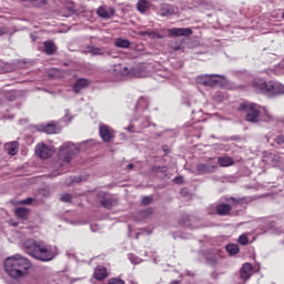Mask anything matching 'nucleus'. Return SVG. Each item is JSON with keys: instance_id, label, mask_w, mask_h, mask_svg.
I'll return each mask as SVG.
<instances>
[{"instance_id": "nucleus-33", "label": "nucleus", "mask_w": 284, "mask_h": 284, "mask_svg": "<svg viewBox=\"0 0 284 284\" xmlns=\"http://www.w3.org/2000/svg\"><path fill=\"white\" fill-rule=\"evenodd\" d=\"M275 143L277 145H281V148H284V134H280L274 139Z\"/></svg>"}, {"instance_id": "nucleus-55", "label": "nucleus", "mask_w": 284, "mask_h": 284, "mask_svg": "<svg viewBox=\"0 0 284 284\" xmlns=\"http://www.w3.org/2000/svg\"><path fill=\"white\" fill-rule=\"evenodd\" d=\"M51 176H57V174H54V175H51Z\"/></svg>"}, {"instance_id": "nucleus-16", "label": "nucleus", "mask_w": 284, "mask_h": 284, "mask_svg": "<svg viewBox=\"0 0 284 284\" xmlns=\"http://www.w3.org/2000/svg\"><path fill=\"white\" fill-rule=\"evenodd\" d=\"M171 37H190L192 29L190 28H173L170 30Z\"/></svg>"}, {"instance_id": "nucleus-49", "label": "nucleus", "mask_w": 284, "mask_h": 284, "mask_svg": "<svg viewBox=\"0 0 284 284\" xmlns=\"http://www.w3.org/2000/svg\"><path fill=\"white\" fill-rule=\"evenodd\" d=\"M31 3H37L39 0H29Z\"/></svg>"}, {"instance_id": "nucleus-43", "label": "nucleus", "mask_w": 284, "mask_h": 284, "mask_svg": "<svg viewBox=\"0 0 284 284\" xmlns=\"http://www.w3.org/2000/svg\"><path fill=\"white\" fill-rule=\"evenodd\" d=\"M163 169H164V166L155 165V166H152L151 170H152V172L159 173V172H161Z\"/></svg>"}, {"instance_id": "nucleus-40", "label": "nucleus", "mask_w": 284, "mask_h": 284, "mask_svg": "<svg viewBox=\"0 0 284 284\" xmlns=\"http://www.w3.org/2000/svg\"><path fill=\"white\" fill-rule=\"evenodd\" d=\"M139 12H145V2H138Z\"/></svg>"}, {"instance_id": "nucleus-22", "label": "nucleus", "mask_w": 284, "mask_h": 284, "mask_svg": "<svg viewBox=\"0 0 284 284\" xmlns=\"http://www.w3.org/2000/svg\"><path fill=\"white\" fill-rule=\"evenodd\" d=\"M217 163L221 168H230V165H234V159L231 156H220Z\"/></svg>"}, {"instance_id": "nucleus-52", "label": "nucleus", "mask_w": 284, "mask_h": 284, "mask_svg": "<svg viewBox=\"0 0 284 284\" xmlns=\"http://www.w3.org/2000/svg\"><path fill=\"white\" fill-rule=\"evenodd\" d=\"M128 130H129V132H132V126H130Z\"/></svg>"}, {"instance_id": "nucleus-19", "label": "nucleus", "mask_w": 284, "mask_h": 284, "mask_svg": "<svg viewBox=\"0 0 284 284\" xmlns=\"http://www.w3.org/2000/svg\"><path fill=\"white\" fill-rule=\"evenodd\" d=\"M14 214L20 221H28V216H30V210L27 207H17L14 210Z\"/></svg>"}, {"instance_id": "nucleus-18", "label": "nucleus", "mask_w": 284, "mask_h": 284, "mask_svg": "<svg viewBox=\"0 0 284 284\" xmlns=\"http://www.w3.org/2000/svg\"><path fill=\"white\" fill-rule=\"evenodd\" d=\"M58 47L53 41H44L43 42V52L45 54H49V57H52L54 52H57Z\"/></svg>"}, {"instance_id": "nucleus-12", "label": "nucleus", "mask_w": 284, "mask_h": 284, "mask_svg": "<svg viewBox=\"0 0 284 284\" xmlns=\"http://www.w3.org/2000/svg\"><path fill=\"white\" fill-rule=\"evenodd\" d=\"M264 197H265V195L244 196V197H240L237 200L235 197H229V199H226V201H232L236 205H243V203H252L253 201H256V199H264Z\"/></svg>"}, {"instance_id": "nucleus-44", "label": "nucleus", "mask_w": 284, "mask_h": 284, "mask_svg": "<svg viewBox=\"0 0 284 284\" xmlns=\"http://www.w3.org/2000/svg\"><path fill=\"white\" fill-rule=\"evenodd\" d=\"M3 34H8V29L0 28V37H3Z\"/></svg>"}, {"instance_id": "nucleus-54", "label": "nucleus", "mask_w": 284, "mask_h": 284, "mask_svg": "<svg viewBox=\"0 0 284 284\" xmlns=\"http://www.w3.org/2000/svg\"><path fill=\"white\" fill-rule=\"evenodd\" d=\"M135 121H139V118H135Z\"/></svg>"}, {"instance_id": "nucleus-24", "label": "nucleus", "mask_w": 284, "mask_h": 284, "mask_svg": "<svg viewBox=\"0 0 284 284\" xmlns=\"http://www.w3.org/2000/svg\"><path fill=\"white\" fill-rule=\"evenodd\" d=\"M181 227H192V216L183 214L179 221Z\"/></svg>"}, {"instance_id": "nucleus-8", "label": "nucleus", "mask_w": 284, "mask_h": 284, "mask_svg": "<svg viewBox=\"0 0 284 284\" xmlns=\"http://www.w3.org/2000/svg\"><path fill=\"white\" fill-rule=\"evenodd\" d=\"M98 199H100V204L102 207H105V210H112V207L119 205V200L114 197V195L108 194L105 192H100L98 194Z\"/></svg>"}, {"instance_id": "nucleus-21", "label": "nucleus", "mask_w": 284, "mask_h": 284, "mask_svg": "<svg viewBox=\"0 0 284 284\" xmlns=\"http://www.w3.org/2000/svg\"><path fill=\"white\" fill-rule=\"evenodd\" d=\"M105 277H108V268L104 266H98L94 270V278H97V281H103Z\"/></svg>"}, {"instance_id": "nucleus-25", "label": "nucleus", "mask_w": 284, "mask_h": 284, "mask_svg": "<svg viewBox=\"0 0 284 284\" xmlns=\"http://www.w3.org/2000/svg\"><path fill=\"white\" fill-rule=\"evenodd\" d=\"M263 109V114L261 116V120L264 121L265 123H271V121H274V115H272V113H270V111L267 110V108L265 106H261Z\"/></svg>"}, {"instance_id": "nucleus-51", "label": "nucleus", "mask_w": 284, "mask_h": 284, "mask_svg": "<svg viewBox=\"0 0 284 284\" xmlns=\"http://www.w3.org/2000/svg\"><path fill=\"white\" fill-rule=\"evenodd\" d=\"M19 225V223H13V227H17Z\"/></svg>"}, {"instance_id": "nucleus-13", "label": "nucleus", "mask_w": 284, "mask_h": 284, "mask_svg": "<svg viewBox=\"0 0 284 284\" xmlns=\"http://www.w3.org/2000/svg\"><path fill=\"white\" fill-rule=\"evenodd\" d=\"M88 85H90V80L85 78H80L73 83L72 89L75 94H79V92H81V90H85Z\"/></svg>"}, {"instance_id": "nucleus-37", "label": "nucleus", "mask_w": 284, "mask_h": 284, "mask_svg": "<svg viewBox=\"0 0 284 284\" xmlns=\"http://www.w3.org/2000/svg\"><path fill=\"white\" fill-rule=\"evenodd\" d=\"M141 36L142 37H152V38H154V37H156V32H154V31H142Z\"/></svg>"}, {"instance_id": "nucleus-29", "label": "nucleus", "mask_w": 284, "mask_h": 284, "mask_svg": "<svg viewBox=\"0 0 284 284\" xmlns=\"http://www.w3.org/2000/svg\"><path fill=\"white\" fill-rule=\"evenodd\" d=\"M7 152H8V154H10V156H14L18 152L17 142H12V144L7 148Z\"/></svg>"}, {"instance_id": "nucleus-50", "label": "nucleus", "mask_w": 284, "mask_h": 284, "mask_svg": "<svg viewBox=\"0 0 284 284\" xmlns=\"http://www.w3.org/2000/svg\"><path fill=\"white\" fill-rule=\"evenodd\" d=\"M91 231H92V232H97V230H94V226H91Z\"/></svg>"}, {"instance_id": "nucleus-20", "label": "nucleus", "mask_w": 284, "mask_h": 284, "mask_svg": "<svg viewBox=\"0 0 284 284\" xmlns=\"http://www.w3.org/2000/svg\"><path fill=\"white\" fill-rule=\"evenodd\" d=\"M114 9H110V11H108L105 8L100 7L97 11L98 17H100V19H112V17H114Z\"/></svg>"}, {"instance_id": "nucleus-6", "label": "nucleus", "mask_w": 284, "mask_h": 284, "mask_svg": "<svg viewBox=\"0 0 284 284\" xmlns=\"http://www.w3.org/2000/svg\"><path fill=\"white\" fill-rule=\"evenodd\" d=\"M34 152H36V156H38V159H42L43 161H45L47 159H50V156H52V154H54V148H52L45 143H38L36 145Z\"/></svg>"}, {"instance_id": "nucleus-36", "label": "nucleus", "mask_w": 284, "mask_h": 284, "mask_svg": "<svg viewBox=\"0 0 284 284\" xmlns=\"http://www.w3.org/2000/svg\"><path fill=\"white\" fill-rule=\"evenodd\" d=\"M109 284H125V282L119 277H112L109 280Z\"/></svg>"}, {"instance_id": "nucleus-2", "label": "nucleus", "mask_w": 284, "mask_h": 284, "mask_svg": "<svg viewBox=\"0 0 284 284\" xmlns=\"http://www.w3.org/2000/svg\"><path fill=\"white\" fill-rule=\"evenodd\" d=\"M24 252L36 258L37 261H42L43 263H48V261H52L54 256V251H52V246L45 244L42 241L37 242V240H27L23 244Z\"/></svg>"}, {"instance_id": "nucleus-15", "label": "nucleus", "mask_w": 284, "mask_h": 284, "mask_svg": "<svg viewBox=\"0 0 284 284\" xmlns=\"http://www.w3.org/2000/svg\"><path fill=\"white\" fill-rule=\"evenodd\" d=\"M100 136L104 143H110L112 141V132L108 129V125L101 124L99 128Z\"/></svg>"}, {"instance_id": "nucleus-46", "label": "nucleus", "mask_w": 284, "mask_h": 284, "mask_svg": "<svg viewBox=\"0 0 284 284\" xmlns=\"http://www.w3.org/2000/svg\"><path fill=\"white\" fill-rule=\"evenodd\" d=\"M71 183H81V179H80V178L77 179V180L72 179V180H71Z\"/></svg>"}, {"instance_id": "nucleus-31", "label": "nucleus", "mask_w": 284, "mask_h": 284, "mask_svg": "<svg viewBox=\"0 0 284 284\" xmlns=\"http://www.w3.org/2000/svg\"><path fill=\"white\" fill-rule=\"evenodd\" d=\"M237 243H240V245H247V243H250V240L247 239V235L242 234L239 236Z\"/></svg>"}, {"instance_id": "nucleus-53", "label": "nucleus", "mask_w": 284, "mask_h": 284, "mask_svg": "<svg viewBox=\"0 0 284 284\" xmlns=\"http://www.w3.org/2000/svg\"><path fill=\"white\" fill-rule=\"evenodd\" d=\"M282 19L284 20V11H283V13H282Z\"/></svg>"}, {"instance_id": "nucleus-9", "label": "nucleus", "mask_w": 284, "mask_h": 284, "mask_svg": "<svg viewBox=\"0 0 284 284\" xmlns=\"http://www.w3.org/2000/svg\"><path fill=\"white\" fill-rule=\"evenodd\" d=\"M223 78L221 74H211V75H202L199 78V83L205 85L206 88H214L216 83H219L217 79Z\"/></svg>"}, {"instance_id": "nucleus-35", "label": "nucleus", "mask_w": 284, "mask_h": 284, "mask_svg": "<svg viewBox=\"0 0 284 284\" xmlns=\"http://www.w3.org/2000/svg\"><path fill=\"white\" fill-rule=\"evenodd\" d=\"M54 130H55L54 124H48L44 129V132H47V134H54Z\"/></svg>"}, {"instance_id": "nucleus-17", "label": "nucleus", "mask_w": 284, "mask_h": 284, "mask_svg": "<svg viewBox=\"0 0 284 284\" xmlns=\"http://www.w3.org/2000/svg\"><path fill=\"white\" fill-rule=\"evenodd\" d=\"M91 54V57H104L105 54V48H98L94 45H88L87 51H84V54Z\"/></svg>"}, {"instance_id": "nucleus-11", "label": "nucleus", "mask_w": 284, "mask_h": 284, "mask_svg": "<svg viewBox=\"0 0 284 284\" xmlns=\"http://www.w3.org/2000/svg\"><path fill=\"white\" fill-rule=\"evenodd\" d=\"M231 212L232 205L227 203H219L215 205V214H217V216H230Z\"/></svg>"}, {"instance_id": "nucleus-23", "label": "nucleus", "mask_w": 284, "mask_h": 284, "mask_svg": "<svg viewBox=\"0 0 284 284\" xmlns=\"http://www.w3.org/2000/svg\"><path fill=\"white\" fill-rule=\"evenodd\" d=\"M150 103L148 101V98H140L135 104V110L141 111V110H148Z\"/></svg>"}, {"instance_id": "nucleus-38", "label": "nucleus", "mask_w": 284, "mask_h": 284, "mask_svg": "<svg viewBox=\"0 0 284 284\" xmlns=\"http://www.w3.org/2000/svg\"><path fill=\"white\" fill-rule=\"evenodd\" d=\"M6 99H7L8 101H14V99H17V95L14 94V92L9 91V92L6 94Z\"/></svg>"}, {"instance_id": "nucleus-42", "label": "nucleus", "mask_w": 284, "mask_h": 284, "mask_svg": "<svg viewBox=\"0 0 284 284\" xmlns=\"http://www.w3.org/2000/svg\"><path fill=\"white\" fill-rule=\"evenodd\" d=\"M120 72L123 77H128V74H130V69L128 67H123Z\"/></svg>"}, {"instance_id": "nucleus-45", "label": "nucleus", "mask_w": 284, "mask_h": 284, "mask_svg": "<svg viewBox=\"0 0 284 284\" xmlns=\"http://www.w3.org/2000/svg\"><path fill=\"white\" fill-rule=\"evenodd\" d=\"M125 170H134V164L133 163L128 164Z\"/></svg>"}, {"instance_id": "nucleus-4", "label": "nucleus", "mask_w": 284, "mask_h": 284, "mask_svg": "<svg viewBox=\"0 0 284 284\" xmlns=\"http://www.w3.org/2000/svg\"><path fill=\"white\" fill-rule=\"evenodd\" d=\"M241 108L245 110V120L248 121V123H258V118L261 116V106L258 104H241Z\"/></svg>"}, {"instance_id": "nucleus-10", "label": "nucleus", "mask_w": 284, "mask_h": 284, "mask_svg": "<svg viewBox=\"0 0 284 284\" xmlns=\"http://www.w3.org/2000/svg\"><path fill=\"white\" fill-rule=\"evenodd\" d=\"M178 12H179V9L172 4L164 3V4H161L160 7L161 17H172Z\"/></svg>"}, {"instance_id": "nucleus-7", "label": "nucleus", "mask_w": 284, "mask_h": 284, "mask_svg": "<svg viewBox=\"0 0 284 284\" xmlns=\"http://www.w3.org/2000/svg\"><path fill=\"white\" fill-rule=\"evenodd\" d=\"M195 170L199 174H214L219 170V164L214 159H211L206 163H199Z\"/></svg>"}, {"instance_id": "nucleus-48", "label": "nucleus", "mask_w": 284, "mask_h": 284, "mask_svg": "<svg viewBox=\"0 0 284 284\" xmlns=\"http://www.w3.org/2000/svg\"><path fill=\"white\" fill-rule=\"evenodd\" d=\"M180 282L179 281H172L170 284H179Z\"/></svg>"}, {"instance_id": "nucleus-32", "label": "nucleus", "mask_w": 284, "mask_h": 284, "mask_svg": "<svg viewBox=\"0 0 284 284\" xmlns=\"http://www.w3.org/2000/svg\"><path fill=\"white\" fill-rule=\"evenodd\" d=\"M152 124L150 123V116L142 118V123L140 124V128H150Z\"/></svg>"}, {"instance_id": "nucleus-3", "label": "nucleus", "mask_w": 284, "mask_h": 284, "mask_svg": "<svg viewBox=\"0 0 284 284\" xmlns=\"http://www.w3.org/2000/svg\"><path fill=\"white\" fill-rule=\"evenodd\" d=\"M253 87L260 94H267L268 97L284 94V85L280 82L255 80Z\"/></svg>"}, {"instance_id": "nucleus-26", "label": "nucleus", "mask_w": 284, "mask_h": 284, "mask_svg": "<svg viewBox=\"0 0 284 284\" xmlns=\"http://www.w3.org/2000/svg\"><path fill=\"white\" fill-rule=\"evenodd\" d=\"M115 47L123 48V49L130 48V40L123 39V38H118V39H115Z\"/></svg>"}, {"instance_id": "nucleus-47", "label": "nucleus", "mask_w": 284, "mask_h": 284, "mask_svg": "<svg viewBox=\"0 0 284 284\" xmlns=\"http://www.w3.org/2000/svg\"><path fill=\"white\" fill-rule=\"evenodd\" d=\"M42 6H45V3H48V0H40Z\"/></svg>"}, {"instance_id": "nucleus-41", "label": "nucleus", "mask_w": 284, "mask_h": 284, "mask_svg": "<svg viewBox=\"0 0 284 284\" xmlns=\"http://www.w3.org/2000/svg\"><path fill=\"white\" fill-rule=\"evenodd\" d=\"M174 183H176V185H183V176L179 175L174 179Z\"/></svg>"}, {"instance_id": "nucleus-39", "label": "nucleus", "mask_w": 284, "mask_h": 284, "mask_svg": "<svg viewBox=\"0 0 284 284\" xmlns=\"http://www.w3.org/2000/svg\"><path fill=\"white\" fill-rule=\"evenodd\" d=\"M150 203H152V197L151 196L142 197V205H150Z\"/></svg>"}, {"instance_id": "nucleus-14", "label": "nucleus", "mask_w": 284, "mask_h": 284, "mask_svg": "<svg viewBox=\"0 0 284 284\" xmlns=\"http://www.w3.org/2000/svg\"><path fill=\"white\" fill-rule=\"evenodd\" d=\"M252 270L253 267L251 263L243 264L240 270V278H242V281H248V278L252 276Z\"/></svg>"}, {"instance_id": "nucleus-27", "label": "nucleus", "mask_w": 284, "mask_h": 284, "mask_svg": "<svg viewBox=\"0 0 284 284\" xmlns=\"http://www.w3.org/2000/svg\"><path fill=\"white\" fill-rule=\"evenodd\" d=\"M226 252L230 254V256H234L239 254V245L236 244L226 245Z\"/></svg>"}, {"instance_id": "nucleus-34", "label": "nucleus", "mask_w": 284, "mask_h": 284, "mask_svg": "<svg viewBox=\"0 0 284 284\" xmlns=\"http://www.w3.org/2000/svg\"><path fill=\"white\" fill-rule=\"evenodd\" d=\"M34 203V199L27 197L24 200L19 201V205H32Z\"/></svg>"}, {"instance_id": "nucleus-5", "label": "nucleus", "mask_w": 284, "mask_h": 284, "mask_svg": "<svg viewBox=\"0 0 284 284\" xmlns=\"http://www.w3.org/2000/svg\"><path fill=\"white\" fill-rule=\"evenodd\" d=\"M72 148H74V144L72 143H64L61 145L60 152L58 154L60 165H68V163L72 161V154H73Z\"/></svg>"}, {"instance_id": "nucleus-28", "label": "nucleus", "mask_w": 284, "mask_h": 284, "mask_svg": "<svg viewBox=\"0 0 284 284\" xmlns=\"http://www.w3.org/2000/svg\"><path fill=\"white\" fill-rule=\"evenodd\" d=\"M129 260L133 265H139L140 263H143V260L134 254H129Z\"/></svg>"}, {"instance_id": "nucleus-1", "label": "nucleus", "mask_w": 284, "mask_h": 284, "mask_svg": "<svg viewBox=\"0 0 284 284\" xmlns=\"http://www.w3.org/2000/svg\"><path fill=\"white\" fill-rule=\"evenodd\" d=\"M32 267V262L21 254H16L4 260V270L11 278H23Z\"/></svg>"}, {"instance_id": "nucleus-30", "label": "nucleus", "mask_w": 284, "mask_h": 284, "mask_svg": "<svg viewBox=\"0 0 284 284\" xmlns=\"http://www.w3.org/2000/svg\"><path fill=\"white\" fill-rule=\"evenodd\" d=\"M60 200L62 203H71L72 202V194L70 193H64L61 195Z\"/></svg>"}]
</instances>
